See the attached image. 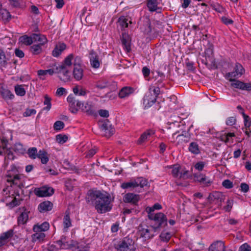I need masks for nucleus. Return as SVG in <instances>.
I'll use <instances>...</instances> for the list:
<instances>
[{
	"mask_svg": "<svg viewBox=\"0 0 251 251\" xmlns=\"http://www.w3.org/2000/svg\"><path fill=\"white\" fill-rule=\"evenodd\" d=\"M221 20L222 22L226 25H231L233 23L232 20L226 16L222 17L221 18Z\"/></svg>",
	"mask_w": 251,
	"mask_h": 251,
	"instance_id": "052dcab7",
	"label": "nucleus"
},
{
	"mask_svg": "<svg viewBox=\"0 0 251 251\" xmlns=\"http://www.w3.org/2000/svg\"><path fill=\"white\" fill-rule=\"evenodd\" d=\"M33 42L41 45H44L47 42V39L45 36L38 34H33Z\"/></svg>",
	"mask_w": 251,
	"mask_h": 251,
	"instance_id": "5701e85b",
	"label": "nucleus"
},
{
	"mask_svg": "<svg viewBox=\"0 0 251 251\" xmlns=\"http://www.w3.org/2000/svg\"><path fill=\"white\" fill-rule=\"evenodd\" d=\"M50 227V225L48 222H45L42 224H37L35 225L33 227L34 232H42L47 231Z\"/></svg>",
	"mask_w": 251,
	"mask_h": 251,
	"instance_id": "412c9836",
	"label": "nucleus"
},
{
	"mask_svg": "<svg viewBox=\"0 0 251 251\" xmlns=\"http://www.w3.org/2000/svg\"><path fill=\"white\" fill-rule=\"evenodd\" d=\"M28 219V215L27 211L23 212L18 218V223L19 225H24L25 224Z\"/></svg>",
	"mask_w": 251,
	"mask_h": 251,
	"instance_id": "c9c22d12",
	"label": "nucleus"
},
{
	"mask_svg": "<svg viewBox=\"0 0 251 251\" xmlns=\"http://www.w3.org/2000/svg\"><path fill=\"white\" fill-rule=\"evenodd\" d=\"M36 111L34 109H27L23 113L24 117H29L32 115L35 114Z\"/></svg>",
	"mask_w": 251,
	"mask_h": 251,
	"instance_id": "864d4df0",
	"label": "nucleus"
},
{
	"mask_svg": "<svg viewBox=\"0 0 251 251\" xmlns=\"http://www.w3.org/2000/svg\"><path fill=\"white\" fill-rule=\"evenodd\" d=\"M140 199L139 195L134 193H127L124 198L123 201L126 203H130L133 204H136Z\"/></svg>",
	"mask_w": 251,
	"mask_h": 251,
	"instance_id": "2eb2a0df",
	"label": "nucleus"
},
{
	"mask_svg": "<svg viewBox=\"0 0 251 251\" xmlns=\"http://www.w3.org/2000/svg\"><path fill=\"white\" fill-rule=\"evenodd\" d=\"M70 249L74 250V249H79L78 243L75 240H71L70 242Z\"/></svg>",
	"mask_w": 251,
	"mask_h": 251,
	"instance_id": "680f3d73",
	"label": "nucleus"
},
{
	"mask_svg": "<svg viewBox=\"0 0 251 251\" xmlns=\"http://www.w3.org/2000/svg\"><path fill=\"white\" fill-rule=\"evenodd\" d=\"M157 0H147V5L150 11L154 12L157 10Z\"/></svg>",
	"mask_w": 251,
	"mask_h": 251,
	"instance_id": "c85d7f7f",
	"label": "nucleus"
},
{
	"mask_svg": "<svg viewBox=\"0 0 251 251\" xmlns=\"http://www.w3.org/2000/svg\"><path fill=\"white\" fill-rule=\"evenodd\" d=\"M169 168L172 169L171 174L176 178L185 179L188 177V171L182 169L178 164H175Z\"/></svg>",
	"mask_w": 251,
	"mask_h": 251,
	"instance_id": "9d476101",
	"label": "nucleus"
},
{
	"mask_svg": "<svg viewBox=\"0 0 251 251\" xmlns=\"http://www.w3.org/2000/svg\"><path fill=\"white\" fill-rule=\"evenodd\" d=\"M239 251H251V247L247 243H245L240 246Z\"/></svg>",
	"mask_w": 251,
	"mask_h": 251,
	"instance_id": "bf43d9fd",
	"label": "nucleus"
},
{
	"mask_svg": "<svg viewBox=\"0 0 251 251\" xmlns=\"http://www.w3.org/2000/svg\"><path fill=\"white\" fill-rule=\"evenodd\" d=\"M74 58L73 54H70L67 56L64 59L63 64L60 66H64L65 68H69L72 64V60Z\"/></svg>",
	"mask_w": 251,
	"mask_h": 251,
	"instance_id": "a19ab883",
	"label": "nucleus"
},
{
	"mask_svg": "<svg viewBox=\"0 0 251 251\" xmlns=\"http://www.w3.org/2000/svg\"><path fill=\"white\" fill-rule=\"evenodd\" d=\"M117 249L120 251H134L136 249L134 247V242L128 237H125L118 243Z\"/></svg>",
	"mask_w": 251,
	"mask_h": 251,
	"instance_id": "423d86ee",
	"label": "nucleus"
},
{
	"mask_svg": "<svg viewBox=\"0 0 251 251\" xmlns=\"http://www.w3.org/2000/svg\"><path fill=\"white\" fill-rule=\"evenodd\" d=\"M86 200L95 204V207L99 213H104L111 209L110 205L112 201L110 195L104 191L97 189H89Z\"/></svg>",
	"mask_w": 251,
	"mask_h": 251,
	"instance_id": "f257e3e1",
	"label": "nucleus"
},
{
	"mask_svg": "<svg viewBox=\"0 0 251 251\" xmlns=\"http://www.w3.org/2000/svg\"><path fill=\"white\" fill-rule=\"evenodd\" d=\"M56 141L59 144H63L68 140V137L65 135L58 134L56 136Z\"/></svg>",
	"mask_w": 251,
	"mask_h": 251,
	"instance_id": "8fccbe9b",
	"label": "nucleus"
},
{
	"mask_svg": "<svg viewBox=\"0 0 251 251\" xmlns=\"http://www.w3.org/2000/svg\"><path fill=\"white\" fill-rule=\"evenodd\" d=\"M161 240L163 242H168L170 239L171 235L170 232L163 231L159 236Z\"/></svg>",
	"mask_w": 251,
	"mask_h": 251,
	"instance_id": "49530a36",
	"label": "nucleus"
},
{
	"mask_svg": "<svg viewBox=\"0 0 251 251\" xmlns=\"http://www.w3.org/2000/svg\"><path fill=\"white\" fill-rule=\"evenodd\" d=\"M118 23L122 28H125L128 27V23L131 24V20L124 16H121L119 18Z\"/></svg>",
	"mask_w": 251,
	"mask_h": 251,
	"instance_id": "72a5a7b5",
	"label": "nucleus"
},
{
	"mask_svg": "<svg viewBox=\"0 0 251 251\" xmlns=\"http://www.w3.org/2000/svg\"><path fill=\"white\" fill-rule=\"evenodd\" d=\"M236 119L233 117H228L226 121V124L228 126H233L235 124Z\"/></svg>",
	"mask_w": 251,
	"mask_h": 251,
	"instance_id": "0e129e2a",
	"label": "nucleus"
},
{
	"mask_svg": "<svg viewBox=\"0 0 251 251\" xmlns=\"http://www.w3.org/2000/svg\"><path fill=\"white\" fill-rule=\"evenodd\" d=\"M37 157L41 159L43 164H46L49 161L47 152L44 150H40L37 153Z\"/></svg>",
	"mask_w": 251,
	"mask_h": 251,
	"instance_id": "7c9ffc66",
	"label": "nucleus"
},
{
	"mask_svg": "<svg viewBox=\"0 0 251 251\" xmlns=\"http://www.w3.org/2000/svg\"><path fill=\"white\" fill-rule=\"evenodd\" d=\"M206 54V62L205 64L210 62L212 65H214L215 64V59L213 57V51L210 49H207L205 50Z\"/></svg>",
	"mask_w": 251,
	"mask_h": 251,
	"instance_id": "c756f323",
	"label": "nucleus"
},
{
	"mask_svg": "<svg viewBox=\"0 0 251 251\" xmlns=\"http://www.w3.org/2000/svg\"><path fill=\"white\" fill-rule=\"evenodd\" d=\"M160 92V88L158 87L154 86L150 87L143 99V104L146 108L151 107L156 102Z\"/></svg>",
	"mask_w": 251,
	"mask_h": 251,
	"instance_id": "20e7f679",
	"label": "nucleus"
},
{
	"mask_svg": "<svg viewBox=\"0 0 251 251\" xmlns=\"http://www.w3.org/2000/svg\"><path fill=\"white\" fill-rule=\"evenodd\" d=\"M201 178V183H202L203 184H204L205 186H208L209 184H210L211 183V181L210 179H209L207 176H206L205 175L204 176H202Z\"/></svg>",
	"mask_w": 251,
	"mask_h": 251,
	"instance_id": "13d9d810",
	"label": "nucleus"
},
{
	"mask_svg": "<svg viewBox=\"0 0 251 251\" xmlns=\"http://www.w3.org/2000/svg\"><path fill=\"white\" fill-rule=\"evenodd\" d=\"M121 187L122 188H135L140 187L143 188L144 187H150V183L148 180L142 177H138L135 179H132L129 182L123 183Z\"/></svg>",
	"mask_w": 251,
	"mask_h": 251,
	"instance_id": "39448f33",
	"label": "nucleus"
},
{
	"mask_svg": "<svg viewBox=\"0 0 251 251\" xmlns=\"http://www.w3.org/2000/svg\"><path fill=\"white\" fill-rule=\"evenodd\" d=\"M74 65V77L76 80H80L83 77V70L81 66V60L79 57L75 58Z\"/></svg>",
	"mask_w": 251,
	"mask_h": 251,
	"instance_id": "1a4fd4ad",
	"label": "nucleus"
},
{
	"mask_svg": "<svg viewBox=\"0 0 251 251\" xmlns=\"http://www.w3.org/2000/svg\"><path fill=\"white\" fill-rule=\"evenodd\" d=\"M53 204L50 201H45L39 204L38 209L41 213H45L51 210Z\"/></svg>",
	"mask_w": 251,
	"mask_h": 251,
	"instance_id": "6ab92c4d",
	"label": "nucleus"
},
{
	"mask_svg": "<svg viewBox=\"0 0 251 251\" xmlns=\"http://www.w3.org/2000/svg\"><path fill=\"white\" fill-rule=\"evenodd\" d=\"M80 109L89 115H92L95 112L93 106L91 103L88 102L85 103H82V105H81Z\"/></svg>",
	"mask_w": 251,
	"mask_h": 251,
	"instance_id": "a878e982",
	"label": "nucleus"
},
{
	"mask_svg": "<svg viewBox=\"0 0 251 251\" xmlns=\"http://www.w3.org/2000/svg\"><path fill=\"white\" fill-rule=\"evenodd\" d=\"M13 230H10L2 233L0 236V247L7 243V240L13 236Z\"/></svg>",
	"mask_w": 251,
	"mask_h": 251,
	"instance_id": "4be33fe9",
	"label": "nucleus"
},
{
	"mask_svg": "<svg viewBox=\"0 0 251 251\" xmlns=\"http://www.w3.org/2000/svg\"><path fill=\"white\" fill-rule=\"evenodd\" d=\"M64 127V124L63 122L57 121L55 122L53 125L54 129L56 130H60Z\"/></svg>",
	"mask_w": 251,
	"mask_h": 251,
	"instance_id": "603ef678",
	"label": "nucleus"
},
{
	"mask_svg": "<svg viewBox=\"0 0 251 251\" xmlns=\"http://www.w3.org/2000/svg\"><path fill=\"white\" fill-rule=\"evenodd\" d=\"M17 170L16 167L11 166V169L7 172L6 175V181L8 183V187H17L22 188L24 187L22 176L16 174Z\"/></svg>",
	"mask_w": 251,
	"mask_h": 251,
	"instance_id": "f03ea898",
	"label": "nucleus"
},
{
	"mask_svg": "<svg viewBox=\"0 0 251 251\" xmlns=\"http://www.w3.org/2000/svg\"><path fill=\"white\" fill-rule=\"evenodd\" d=\"M66 46L64 43H59L57 45L53 50L52 54L54 57H58L66 49Z\"/></svg>",
	"mask_w": 251,
	"mask_h": 251,
	"instance_id": "bb28decb",
	"label": "nucleus"
},
{
	"mask_svg": "<svg viewBox=\"0 0 251 251\" xmlns=\"http://www.w3.org/2000/svg\"><path fill=\"white\" fill-rule=\"evenodd\" d=\"M66 90L63 87H60L58 88L56 92V95L58 97H61L63 95H66Z\"/></svg>",
	"mask_w": 251,
	"mask_h": 251,
	"instance_id": "6e6d98bb",
	"label": "nucleus"
},
{
	"mask_svg": "<svg viewBox=\"0 0 251 251\" xmlns=\"http://www.w3.org/2000/svg\"><path fill=\"white\" fill-rule=\"evenodd\" d=\"M57 72L56 73L59 74V77L60 79L67 81L70 79V72L69 68H65L64 66H57Z\"/></svg>",
	"mask_w": 251,
	"mask_h": 251,
	"instance_id": "ddd939ff",
	"label": "nucleus"
},
{
	"mask_svg": "<svg viewBox=\"0 0 251 251\" xmlns=\"http://www.w3.org/2000/svg\"><path fill=\"white\" fill-rule=\"evenodd\" d=\"M142 71L145 77H147L149 76L150 74V70L147 67H144Z\"/></svg>",
	"mask_w": 251,
	"mask_h": 251,
	"instance_id": "774afa93",
	"label": "nucleus"
},
{
	"mask_svg": "<svg viewBox=\"0 0 251 251\" xmlns=\"http://www.w3.org/2000/svg\"><path fill=\"white\" fill-rule=\"evenodd\" d=\"M225 247L222 241H217L209 247L208 251H225Z\"/></svg>",
	"mask_w": 251,
	"mask_h": 251,
	"instance_id": "aec40b11",
	"label": "nucleus"
},
{
	"mask_svg": "<svg viewBox=\"0 0 251 251\" xmlns=\"http://www.w3.org/2000/svg\"><path fill=\"white\" fill-rule=\"evenodd\" d=\"M43 45L34 43L30 47V51L33 54H39L42 51Z\"/></svg>",
	"mask_w": 251,
	"mask_h": 251,
	"instance_id": "ea45409f",
	"label": "nucleus"
},
{
	"mask_svg": "<svg viewBox=\"0 0 251 251\" xmlns=\"http://www.w3.org/2000/svg\"><path fill=\"white\" fill-rule=\"evenodd\" d=\"M230 81L232 82L231 85L235 88L240 89L242 90H251V83H245L239 80H235L234 78H233V80Z\"/></svg>",
	"mask_w": 251,
	"mask_h": 251,
	"instance_id": "4468645a",
	"label": "nucleus"
},
{
	"mask_svg": "<svg viewBox=\"0 0 251 251\" xmlns=\"http://www.w3.org/2000/svg\"><path fill=\"white\" fill-rule=\"evenodd\" d=\"M222 185L225 188H232L233 187L232 182L229 179L225 180L222 183Z\"/></svg>",
	"mask_w": 251,
	"mask_h": 251,
	"instance_id": "5fc2aeb1",
	"label": "nucleus"
},
{
	"mask_svg": "<svg viewBox=\"0 0 251 251\" xmlns=\"http://www.w3.org/2000/svg\"><path fill=\"white\" fill-rule=\"evenodd\" d=\"M11 15L5 9L0 8V18L4 21H8L11 19Z\"/></svg>",
	"mask_w": 251,
	"mask_h": 251,
	"instance_id": "4c0bfd02",
	"label": "nucleus"
},
{
	"mask_svg": "<svg viewBox=\"0 0 251 251\" xmlns=\"http://www.w3.org/2000/svg\"><path fill=\"white\" fill-rule=\"evenodd\" d=\"M205 164L204 162L200 161L197 163L195 165V168L198 171H202L205 166Z\"/></svg>",
	"mask_w": 251,
	"mask_h": 251,
	"instance_id": "e2e57ef3",
	"label": "nucleus"
},
{
	"mask_svg": "<svg viewBox=\"0 0 251 251\" xmlns=\"http://www.w3.org/2000/svg\"><path fill=\"white\" fill-rule=\"evenodd\" d=\"M15 55L17 57H18L20 58L24 57L25 56V54H24V52L22 50H21L19 49H15Z\"/></svg>",
	"mask_w": 251,
	"mask_h": 251,
	"instance_id": "338daca9",
	"label": "nucleus"
},
{
	"mask_svg": "<svg viewBox=\"0 0 251 251\" xmlns=\"http://www.w3.org/2000/svg\"><path fill=\"white\" fill-rule=\"evenodd\" d=\"M243 116L244 118V125L246 128H249L251 126V122L250 117L246 115L244 112H243Z\"/></svg>",
	"mask_w": 251,
	"mask_h": 251,
	"instance_id": "3c124183",
	"label": "nucleus"
},
{
	"mask_svg": "<svg viewBox=\"0 0 251 251\" xmlns=\"http://www.w3.org/2000/svg\"><path fill=\"white\" fill-rule=\"evenodd\" d=\"M20 41L26 45H31L33 43V35L32 37H28L26 35L23 36L20 38Z\"/></svg>",
	"mask_w": 251,
	"mask_h": 251,
	"instance_id": "79ce46f5",
	"label": "nucleus"
},
{
	"mask_svg": "<svg viewBox=\"0 0 251 251\" xmlns=\"http://www.w3.org/2000/svg\"><path fill=\"white\" fill-rule=\"evenodd\" d=\"M153 229L152 225L150 227L140 225L138 227V233L141 237L144 238L145 239H149L153 237L155 233L157 232Z\"/></svg>",
	"mask_w": 251,
	"mask_h": 251,
	"instance_id": "0eeeda50",
	"label": "nucleus"
},
{
	"mask_svg": "<svg viewBox=\"0 0 251 251\" xmlns=\"http://www.w3.org/2000/svg\"><path fill=\"white\" fill-rule=\"evenodd\" d=\"M162 208L161 205L156 203L154 204L152 207H148L147 208L146 210L148 212V213H151V214H154L153 213V211L155 209L159 210Z\"/></svg>",
	"mask_w": 251,
	"mask_h": 251,
	"instance_id": "09e8293b",
	"label": "nucleus"
},
{
	"mask_svg": "<svg viewBox=\"0 0 251 251\" xmlns=\"http://www.w3.org/2000/svg\"><path fill=\"white\" fill-rule=\"evenodd\" d=\"M233 200L232 199H229L226 202V205L223 207V209L226 212H230L232 208L233 205Z\"/></svg>",
	"mask_w": 251,
	"mask_h": 251,
	"instance_id": "c03bdc74",
	"label": "nucleus"
},
{
	"mask_svg": "<svg viewBox=\"0 0 251 251\" xmlns=\"http://www.w3.org/2000/svg\"><path fill=\"white\" fill-rule=\"evenodd\" d=\"M35 194L39 197H48L54 193V189H34Z\"/></svg>",
	"mask_w": 251,
	"mask_h": 251,
	"instance_id": "393cba45",
	"label": "nucleus"
},
{
	"mask_svg": "<svg viewBox=\"0 0 251 251\" xmlns=\"http://www.w3.org/2000/svg\"><path fill=\"white\" fill-rule=\"evenodd\" d=\"M244 72V70L242 66L239 63H236L234 69V71L226 74V78L229 81H232L234 77L238 78L241 76Z\"/></svg>",
	"mask_w": 251,
	"mask_h": 251,
	"instance_id": "9b49d317",
	"label": "nucleus"
},
{
	"mask_svg": "<svg viewBox=\"0 0 251 251\" xmlns=\"http://www.w3.org/2000/svg\"><path fill=\"white\" fill-rule=\"evenodd\" d=\"M81 105H82V102L81 101L78 100H75V101L70 103L69 106L77 107L79 109L81 107Z\"/></svg>",
	"mask_w": 251,
	"mask_h": 251,
	"instance_id": "69168bd1",
	"label": "nucleus"
},
{
	"mask_svg": "<svg viewBox=\"0 0 251 251\" xmlns=\"http://www.w3.org/2000/svg\"><path fill=\"white\" fill-rule=\"evenodd\" d=\"M8 58L6 56L4 52L0 49V68H5L7 65Z\"/></svg>",
	"mask_w": 251,
	"mask_h": 251,
	"instance_id": "2f4dec72",
	"label": "nucleus"
},
{
	"mask_svg": "<svg viewBox=\"0 0 251 251\" xmlns=\"http://www.w3.org/2000/svg\"><path fill=\"white\" fill-rule=\"evenodd\" d=\"M64 230L65 231H67L68 228L72 226L71 219L70 218L69 212H66V214L63 218Z\"/></svg>",
	"mask_w": 251,
	"mask_h": 251,
	"instance_id": "58836bf2",
	"label": "nucleus"
},
{
	"mask_svg": "<svg viewBox=\"0 0 251 251\" xmlns=\"http://www.w3.org/2000/svg\"><path fill=\"white\" fill-rule=\"evenodd\" d=\"M148 218L152 221L151 225L153 226L155 231H158L161 227H164L167 225V218L162 212L155 214L149 213Z\"/></svg>",
	"mask_w": 251,
	"mask_h": 251,
	"instance_id": "7ed1b4c3",
	"label": "nucleus"
},
{
	"mask_svg": "<svg viewBox=\"0 0 251 251\" xmlns=\"http://www.w3.org/2000/svg\"><path fill=\"white\" fill-rule=\"evenodd\" d=\"M134 92L133 89L130 87H125L123 88L119 93L120 98L123 99L128 97Z\"/></svg>",
	"mask_w": 251,
	"mask_h": 251,
	"instance_id": "b1692460",
	"label": "nucleus"
},
{
	"mask_svg": "<svg viewBox=\"0 0 251 251\" xmlns=\"http://www.w3.org/2000/svg\"><path fill=\"white\" fill-rule=\"evenodd\" d=\"M225 199V196L221 192L214 191L210 193L208 197V200L210 202L215 201L221 202Z\"/></svg>",
	"mask_w": 251,
	"mask_h": 251,
	"instance_id": "a211bd4d",
	"label": "nucleus"
},
{
	"mask_svg": "<svg viewBox=\"0 0 251 251\" xmlns=\"http://www.w3.org/2000/svg\"><path fill=\"white\" fill-rule=\"evenodd\" d=\"M44 98L45 100L44 101V104L47 106L44 108V109L49 111L50 109L51 106L50 102L51 98H50L48 95H45Z\"/></svg>",
	"mask_w": 251,
	"mask_h": 251,
	"instance_id": "a18cd8bd",
	"label": "nucleus"
},
{
	"mask_svg": "<svg viewBox=\"0 0 251 251\" xmlns=\"http://www.w3.org/2000/svg\"><path fill=\"white\" fill-rule=\"evenodd\" d=\"M15 91L16 94L20 96H25L26 93L25 88L22 85H16L15 86Z\"/></svg>",
	"mask_w": 251,
	"mask_h": 251,
	"instance_id": "37998d69",
	"label": "nucleus"
},
{
	"mask_svg": "<svg viewBox=\"0 0 251 251\" xmlns=\"http://www.w3.org/2000/svg\"><path fill=\"white\" fill-rule=\"evenodd\" d=\"M57 72V66L55 64H53L51 66V68L47 70H40L37 72L38 75L40 79L45 80L48 75H52Z\"/></svg>",
	"mask_w": 251,
	"mask_h": 251,
	"instance_id": "f8f14e48",
	"label": "nucleus"
},
{
	"mask_svg": "<svg viewBox=\"0 0 251 251\" xmlns=\"http://www.w3.org/2000/svg\"><path fill=\"white\" fill-rule=\"evenodd\" d=\"M1 94L5 100H12L14 98V95L7 89L2 88Z\"/></svg>",
	"mask_w": 251,
	"mask_h": 251,
	"instance_id": "e433bc0d",
	"label": "nucleus"
},
{
	"mask_svg": "<svg viewBox=\"0 0 251 251\" xmlns=\"http://www.w3.org/2000/svg\"><path fill=\"white\" fill-rule=\"evenodd\" d=\"M121 42L123 48L127 52L131 50V39L128 34L123 33L121 37Z\"/></svg>",
	"mask_w": 251,
	"mask_h": 251,
	"instance_id": "dca6fc26",
	"label": "nucleus"
},
{
	"mask_svg": "<svg viewBox=\"0 0 251 251\" xmlns=\"http://www.w3.org/2000/svg\"><path fill=\"white\" fill-rule=\"evenodd\" d=\"M88 57L90 65L93 69H97L102 64V60L94 50H89Z\"/></svg>",
	"mask_w": 251,
	"mask_h": 251,
	"instance_id": "6e6552de",
	"label": "nucleus"
},
{
	"mask_svg": "<svg viewBox=\"0 0 251 251\" xmlns=\"http://www.w3.org/2000/svg\"><path fill=\"white\" fill-rule=\"evenodd\" d=\"M154 134V132L152 130H149L144 133H143L140 138L138 140V143L141 144L142 142H145L146 140L148 139L150 136L153 135Z\"/></svg>",
	"mask_w": 251,
	"mask_h": 251,
	"instance_id": "473e14b6",
	"label": "nucleus"
},
{
	"mask_svg": "<svg viewBox=\"0 0 251 251\" xmlns=\"http://www.w3.org/2000/svg\"><path fill=\"white\" fill-rule=\"evenodd\" d=\"M31 236L32 241L34 242L43 241L45 238V234L42 232H34Z\"/></svg>",
	"mask_w": 251,
	"mask_h": 251,
	"instance_id": "cd10ccee",
	"label": "nucleus"
},
{
	"mask_svg": "<svg viewBox=\"0 0 251 251\" xmlns=\"http://www.w3.org/2000/svg\"><path fill=\"white\" fill-rule=\"evenodd\" d=\"M101 130L102 134L106 137H110L114 133V129L111 127V126L108 123H104L101 126Z\"/></svg>",
	"mask_w": 251,
	"mask_h": 251,
	"instance_id": "f3484780",
	"label": "nucleus"
},
{
	"mask_svg": "<svg viewBox=\"0 0 251 251\" xmlns=\"http://www.w3.org/2000/svg\"><path fill=\"white\" fill-rule=\"evenodd\" d=\"M28 156L31 159H35L37 157V151L36 148H31L28 149L27 152Z\"/></svg>",
	"mask_w": 251,
	"mask_h": 251,
	"instance_id": "de8ad7c7",
	"label": "nucleus"
},
{
	"mask_svg": "<svg viewBox=\"0 0 251 251\" xmlns=\"http://www.w3.org/2000/svg\"><path fill=\"white\" fill-rule=\"evenodd\" d=\"M188 150L190 152L194 154H198L200 153L199 146L195 142H192L190 144Z\"/></svg>",
	"mask_w": 251,
	"mask_h": 251,
	"instance_id": "f704fd0d",
	"label": "nucleus"
},
{
	"mask_svg": "<svg viewBox=\"0 0 251 251\" xmlns=\"http://www.w3.org/2000/svg\"><path fill=\"white\" fill-rule=\"evenodd\" d=\"M211 7L213 9L219 13L223 12L224 10V8L218 4H212L211 5Z\"/></svg>",
	"mask_w": 251,
	"mask_h": 251,
	"instance_id": "4d7b16f0",
	"label": "nucleus"
}]
</instances>
